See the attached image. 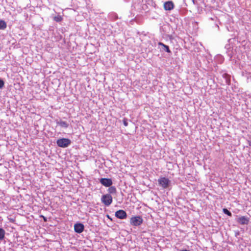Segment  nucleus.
Here are the masks:
<instances>
[{"label": "nucleus", "instance_id": "obj_1", "mask_svg": "<svg viewBox=\"0 0 251 251\" xmlns=\"http://www.w3.org/2000/svg\"><path fill=\"white\" fill-rule=\"evenodd\" d=\"M143 222V220L140 216H133L130 219V224L133 226H140Z\"/></svg>", "mask_w": 251, "mask_h": 251}, {"label": "nucleus", "instance_id": "obj_2", "mask_svg": "<svg viewBox=\"0 0 251 251\" xmlns=\"http://www.w3.org/2000/svg\"><path fill=\"white\" fill-rule=\"evenodd\" d=\"M71 143V141L68 138H61L56 141L57 145L61 148H66Z\"/></svg>", "mask_w": 251, "mask_h": 251}, {"label": "nucleus", "instance_id": "obj_3", "mask_svg": "<svg viewBox=\"0 0 251 251\" xmlns=\"http://www.w3.org/2000/svg\"><path fill=\"white\" fill-rule=\"evenodd\" d=\"M158 182L159 185L164 189L168 188L170 183V180L165 177H161L158 179Z\"/></svg>", "mask_w": 251, "mask_h": 251}, {"label": "nucleus", "instance_id": "obj_4", "mask_svg": "<svg viewBox=\"0 0 251 251\" xmlns=\"http://www.w3.org/2000/svg\"><path fill=\"white\" fill-rule=\"evenodd\" d=\"M101 200L105 205L108 206L112 202V197L110 194H105L102 196Z\"/></svg>", "mask_w": 251, "mask_h": 251}, {"label": "nucleus", "instance_id": "obj_5", "mask_svg": "<svg viewBox=\"0 0 251 251\" xmlns=\"http://www.w3.org/2000/svg\"><path fill=\"white\" fill-rule=\"evenodd\" d=\"M236 222L242 225H248L250 222V218L246 216H240L237 217L236 219Z\"/></svg>", "mask_w": 251, "mask_h": 251}, {"label": "nucleus", "instance_id": "obj_6", "mask_svg": "<svg viewBox=\"0 0 251 251\" xmlns=\"http://www.w3.org/2000/svg\"><path fill=\"white\" fill-rule=\"evenodd\" d=\"M100 183L105 187H110L112 184V180L111 178H101L100 179Z\"/></svg>", "mask_w": 251, "mask_h": 251}, {"label": "nucleus", "instance_id": "obj_7", "mask_svg": "<svg viewBox=\"0 0 251 251\" xmlns=\"http://www.w3.org/2000/svg\"><path fill=\"white\" fill-rule=\"evenodd\" d=\"M115 216L120 219H125L127 217V214L123 210H119L115 212Z\"/></svg>", "mask_w": 251, "mask_h": 251}, {"label": "nucleus", "instance_id": "obj_8", "mask_svg": "<svg viewBox=\"0 0 251 251\" xmlns=\"http://www.w3.org/2000/svg\"><path fill=\"white\" fill-rule=\"evenodd\" d=\"M84 229V225L81 223L75 224L74 226V229L75 232L81 233L82 232Z\"/></svg>", "mask_w": 251, "mask_h": 251}, {"label": "nucleus", "instance_id": "obj_9", "mask_svg": "<svg viewBox=\"0 0 251 251\" xmlns=\"http://www.w3.org/2000/svg\"><path fill=\"white\" fill-rule=\"evenodd\" d=\"M174 5L172 1H168L164 2V8L166 10H171L174 8Z\"/></svg>", "mask_w": 251, "mask_h": 251}, {"label": "nucleus", "instance_id": "obj_10", "mask_svg": "<svg viewBox=\"0 0 251 251\" xmlns=\"http://www.w3.org/2000/svg\"><path fill=\"white\" fill-rule=\"evenodd\" d=\"M56 124L57 125H59L60 126L64 128H67L69 126V124H68L66 122L63 121L61 120H60L59 121H57Z\"/></svg>", "mask_w": 251, "mask_h": 251}, {"label": "nucleus", "instance_id": "obj_11", "mask_svg": "<svg viewBox=\"0 0 251 251\" xmlns=\"http://www.w3.org/2000/svg\"><path fill=\"white\" fill-rule=\"evenodd\" d=\"M158 45L159 46H162V50H165V51L168 52V53H171V51L169 49V46L164 44L163 43H161V42H159L158 43Z\"/></svg>", "mask_w": 251, "mask_h": 251}, {"label": "nucleus", "instance_id": "obj_12", "mask_svg": "<svg viewBox=\"0 0 251 251\" xmlns=\"http://www.w3.org/2000/svg\"><path fill=\"white\" fill-rule=\"evenodd\" d=\"M223 77L225 78L226 83L227 85H230V76L227 74H224L223 75Z\"/></svg>", "mask_w": 251, "mask_h": 251}, {"label": "nucleus", "instance_id": "obj_13", "mask_svg": "<svg viewBox=\"0 0 251 251\" xmlns=\"http://www.w3.org/2000/svg\"><path fill=\"white\" fill-rule=\"evenodd\" d=\"M108 191L110 194H116L117 192L116 188L115 186H110L108 189Z\"/></svg>", "mask_w": 251, "mask_h": 251}, {"label": "nucleus", "instance_id": "obj_14", "mask_svg": "<svg viewBox=\"0 0 251 251\" xmlns=\"http://www.w3.org/2000/svg\"><path fill=\"white\" fill-rule=\"evenodd\" d=\"M6 27V23L2 20H0V29L3 30Z\"/></svg>", "mask_w": 251, "mask_h": 251}, {"label": "nucleus", "instance_id": "obj_15", "mask_svg": "<svg viewBox=\"0 0 251 251\" xmlns=\"http://www.w3.org/2000/svg\"><path fill=\"white\" fill-rule=\"evenodd\" d=\"M5 233V230L2 228H0V240H2L4 239Z\"/></svg>", "mask_w": 251, "mask_h": 251}, {"label": "nucleus", "instance_id": "obj_16", "mask_svg": "<svg viewBox=\"0 0 251 251\" xmlns=\"http://www.w3.org/2000/svg\"><path fill=\"white\" fill-rule=\"evenodd\" d=\"M223 211V212L225 214H226V215H227L229 216H232L231 213L227 209L224 208Z\"/></svg>", "mask_w": 251, "mask_h": 251}, {"label": "nucleus", "instance_id": "obj_17", "mask_svg": "<svg viewBox=\"0 0 251 251\" xmlns=\"http://www.w3.org/2000/svg\"><path fill=\"white\" fill-rule=\"evenodd\" d=\"M62 18L61 16H55L54 17V20L57 22H59L62 20Z\"/></svg>", "mask_w": 251, "mask_h": 251}, {"label": "nucleus", "instance_id": "obj_18", "mask_svg": "<svg viewBox=\"0 0 251 251\" xmlns=\"http://www.w3.org/2000/svg\"><path fill=\"white\" fill-rule=\"evenodd\" d=\"M123 124L125 126H126L128 125L127 120L126 118L123 119Z\"/></svg>", "mask_w": 251, "mask_h": 251}, {"label": "nucleus", "instance_id": "obj_19", "mask_svg": "<svg viewBox=\"0 0 251 251\" xmlns=\"http://www.w3.org/2000/svg\"><path fill=\"white\" fill-rule=\"evenodd\" d=\"M4 85V82L2 79H0V89H1Z\"/></svg>", "mask_w": 251, "mask_h": 251}, {"label": "nucleus", "instance_id": "obj_20", "mask_svg": "<svg viewBox=\"0 0 251 251\" xmlns=\"http://www.w3.org/2000/svg\"><path fill=\"white\" fill-rule=\"evenodd\" d=\"M41 217H42L43 218L44 221H45V222L47 221V218L46 217H44V216H42V215L41 216Z\"/></svg>", "mask_w": 251, "mask_h": 251}, {"label": "nucleus", "instance_id": "obj_21", "mask_svg": "<svg viewBox=\"0 0 251 251\" xmlns=\"http://www.w3.org/2000/svg\"><path fill=\"white\" fill-rule=\"evenodd\" d=\"M192 1L194 4H196V0H192Z\"/></svg>", "mask_w": 251, "mask_h": 251}, {"label": "nucleus", "instance_id": "obj_22", "mask_svg": "<svg viewBox=\"0 0 251 251\" xmlns=\"http://www.w3.org/2000/svg\"><path fill=\"white\" fill-rule=\"evenodd\" d=\"M180 251H190L187 250H181Z\"/></svg>", "mask_w": 251, "mask_h": 251}]
</instances>
